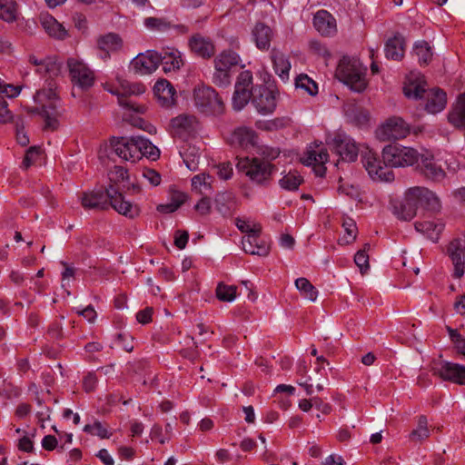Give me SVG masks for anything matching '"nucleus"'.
<instances>
[{
	"label": "nucleus",
	"instance_id": "1",
	"mask_svg": "<svg viewBox=\"0 0 465 465\" xmlns=\"http://www.w3.org/2000/svg\"><path fill=\"white\" fill-rule=\"evenodd\" d=\"M382 160L368 150L362 154V163L373 179L391 182L394 179L393 172L389 167H405L418 163L419 153L411 147L390 144L382 150Z\"/></svg>",
	"mask_w": 465,
	"mask_h": 465
},
{
	"label": "nucleus",
	"instance_id": "2",
	"mask_svg": "<svg viewBox=\"0 0 465 465\" xmlns=\"http://www.w3.org/2000/svg\"><path fill=\"white\" fill-rule=\"evenodd\" d=\"M426 83L420 76L409 78L403 87V93L408 98L426 99L425 109L430 114H437L442 111L447 104V94L440 88L427 90Z\"/></svg>",
	"mask_w": 465,
	"mask_h": 465
},
{
	"label": "nucleus",
	"instance_id": "3",
	"mask_svg": "<svg viewBox=\"0 0 465 465\" xmlns=\"http://www.w3.org/2000/svg\"><path fill=\"white\" fill-rule=\"evenodd\" d=\"M366 68L357 59L343 57L336 71L337 78L352 91L361 93L367 86Z\"/></svg>",
	"mask_w": 465,
	"mask_h": 465
},
{
	"label": "nucleus",
	"instance_id": "4",
	"mask_svg": "<svg viewBox=\"0 0 465 465\" xmlns=\"http://www.w3.org/2000/svg\"><path fill=\"white\" fill-rule=\"evenodd\" d=\"M237 168L245 173L250 180L256 184L266 186L272 180V175L275 172L276 167L269 161L264 159L242 158L237 163Z\"/></svg>",
	"mask_w": 465,
	"mask_h": 465
},
{
	"label": "nucleus",
	"instance_id": "5",
	"mask_svg": "<svg viewBox=\"0 0 465 465\" xmlns=\"http://www.w3.org/2000/svg\"><path fill=\"white\" fill-rule=\"evenodd\" d=\"M45 90L37 91L34 96L35 101L41 104V115L45 120V129L55 130L58 127L57 94L51 84Z\"/></svg>",
	"mask_w": 465,
	"mask_h": 465
},
{
	"label": "nucleus",
	"instance_id": "6",
	"mask_svg": "<svg viewBox=\"0 0 465 465\" xmlns=\"http://www.w3.org/2000/svg\"><path fill=\"white\" fill-rule=\"evenodd\" d=\"M194 104L202 113L220 115L224 112V104L218 93L210 86H198L193 91Z\"/></svg>",
	"mask_w": 465,
	"mask_h": 465
},
{
	"label": "nucleus",
	"instance_id": "7",
	"mask_svg": "<svg viewBox=\"0 0 465 465\" xmlns=\"http://www.w3.org/2000/svg\"><path fill=\"white\" fill-rule=\"evenodd\" d=\"M433 375L443 381L465 385V366L447 361H439L431 368Z\"/></svg>",
	"mask_w": 465,
	"mask_h": 465
},
{
	"label": "nucleus",
	"instance_id": "8",
	"mask_svg": "<svg viewBox=\"0 0 465 465\" xmlns=\"http://www.w3.org/2000/svg\"><path fill=\"white\" fill-rule=\"evenodd\" d=\"M252 74L250 71L242 72L235 83L232 96V107L236 111L242 110L252 99Z\"/></svg>",
	"mask_w": 465,
	"mask_h": 465
},
{
	"label": "nucleus",
	"instance_id": "9",
	"mask_svg": "<svg viewBox=\"0 0 465 465\" xmlns=\"http://www.w3.org/2000/svg\"><path fill=\"white\" fill-rule=\"evenodd\" d=\"M71 81L82 90H87L94 84V72L83 62L74 58L67 61Z\"/></svg>",
	"mask_w": 465,
	"mask_h": 465
},
{
	"label": "nucleus",
	"instance_id": "10",
	"mask_svg": "<svg viewBox=\"0 0 465 465\" xmlns=\"http://www.w3.org/2000/svg\"><path fill=\"white\" fill-rule=\"evenodd\" d=\"M409 132L408 124L402 118L394 116L376 130V137L381 141L398 140L405 138Z\"/></svg>",
	"mask_w": 465,
	"mask_h": 465
},
{
	"label": "nucleus",
	"instance_id": "11",
	"mask_svg": "<svg viewBox=\"0 0 465 465\" xmlns=\"http://www.w3.org/2000/svg\"><path fill=\"white\" fill-rule=\"evenodd\" d=\"M110 143L114 152L120 158L132 163L140 160V147H137L136 136L113 137Z\"/></svg>",
	"mask_w": 465,
	"mask_h": 465
},
{
	"label": "nucleus",
	"instance_id": "12",
	"mask_svg": "<svg viewBox=\"0 0 465 465\" xmlns=\"http://www.w3.org/2000/svg\"><path fill=\"white\" fill-rule=\"evenodd\" d=\"M417 171L425 179L434 183H440L446 177V172L441 163L433 155H421L417 164Z\"/></svg>",
	"mask_w": 465,
	"mask_h": 465
},
{
	"label": "nucleus",
	"instance_id": "13",
	"mask_svg": "<svg viewBox=\"0 0 465 465\" xmlns=\"http://www.w3.org/2000/svg\"><path fill=\"white\" fill-rule=\"evenodd\" d=\"M252 103L262 114H272L276 107L275 94L272 90L264 84L252 87Z\"/></svg>",
	"mask_w": 465,
	"mask_h": 465
},
{
	"label": "nucleus",
	"instance_id": "14",
	"mask_svg": "<svg viewBox=\"0 0 465 465\" xmlns=\"http://www.w3.org/2000/svg\"><path fill=\"white\" fill-rule=\"evenodd\" d=\"M107 194L109 196L108 205L110 204L120 214L131 219L139 215L138 206L125 201L123 194L114 185L107 188Z\"/></svg>",
	"mask_w": 465,
	"mask_h": 465
},
{
	"label": "nucleus",
	"instance_id": "15",
	"mask_svg": "<svg viewBox=\"0 0 465 465\" xmlns=\"http://www.w3.org/2000/svg\"><path fill=\"white\" fill-rule=\"evenodd\" d=\"M199 123L194 115L183 114L171 120L170 127L173 135L181 138L194 133Z\"/></svg>",
	"mask_w": 465,
	"mask_h": 465
},
{
	"label": "nucleus",
	"instance_id": "16",
	"mask_svg": "<svg viewBox=\"0 0 465 465\" xmlns=\"http://www.w3.org/2000/svg\"><path fill=\"white\" fill-rule=\"evenodd\" d=\"M335 151L347 162H354L359 153V147L355 141L343 134H338L333 138Z\"/></svg>",
	"mask_w": 465,
	"mask_h": 465
},
{
	"label": "nucleus",
	"instance_id": "17",
	"mask_svg": "<svg viewBox=\"0 0 465 465\" xmlns=\"http://www.w3.org/2000/svg\"><path fill=\"white\" fill-rule=\"evenodd\" d=\"M418 203L414 188L409 189L404 199L393 205L394 213L404 221L411 220L416 215Z\"/></svg>",
	"mask_w": 465,
	"mask_h": 465
},
{
	"label": "nucleus",
	"instance_id": "18",
	"mask_svg": "<svg viewBox=\"0 0 465 465\" xmlns=\"http://www.w3.org/2000/svg\"><path fill=\"white\" fill-rule=\"evenodd\" d=\"M131 64L139 74H152L159 66L158 52L148 50L145 54H139Z\"/></svg>",
	"mask_w": 465,
	"mask_h": 465
},
{
	"label": "nucleus",
	"instance_id": "19",
	"mask_svg": "<svg viewBox=\"0 0 465 465\" xmlns=\"http://www.w3.org/2000/svg\"><path fill=\"white\" fill-rule=\"evenodd\" d=\"M328 152L324 148L319 150L313 149L312 146L306 151L302 158V163L306 165H313L315 173L318 176L325 174L326 168L324 163L328 161Z\"/></svg>",
	"mask_w": 465,
	"mask_h": 465
},
{
	"label": "nucleus",
	"instance_id": "20",
	"mask_svg": "<svg viewBox=\"0 0 465 465\" xmlns=\"http://www.w3.org/2000/svg\"><path fill=\"white\" fill-rule=\"evenodd\" d=\"M313 25L323 36H332L337 32L336 19L326 10H320L314 15Z\"/></svg>",
	"mask_w": 465,
	"mask_h": 465
},
{
	"label": "nucleus",
	"instance_id": "21",
	"mask_svg": "<svg viewBox=\"0 0 465 465\" xmlns=\"http://www.w3.org/2000/svg\"><path fill=\"white\" fill-rule=\"evenodd\" d=\"M81 204L84 209L105 210L108 208L109 196L107 189L103 191H91L83 193L80 197Z\"/></svg>",
	"mask_w": 465,
	"mask_h": 465
},
{
	"label": "nucleus",
	"instance_id": "22",
	"mask_svg": "<svg viewBox=\"0 0 465 465\" xmlns=\"http://www.w3.org/2000/svg\"><path fill=\"white\" fill-rule=\"evenodd\" d=\"M159 64H162L165 73L178 71L183 64L181 53L174 48L166 47L158 53Z\"/></svg>",
	"mask_w": 465,
	"mask_h": 465
},
{
	"label": "nucleus",
	"instance_id": "23",
	"mask_svg": "<svg viewBox=\"0 0 465 465\" xmlns=\"http://www.w3.org/2000/svg\"><path fill=\"white\" fill-rule=\"evenodd\" d=\"M155 96L163 107L170 108L175 104V89L167 80L157 81L153 87Z\"/></svg>",
	"mask_w": 465,
	"mask_h": 465
},
{
	"label": "nucleus",
	"instance_id": "24",
	"mask_svg": "<svg viewBox=\"0 0 465 465\" xmlns=\"http://www.w3.org/2000/svg\"><path fill=\"white\" fill-rule=\"evenodd\" d=\"M448 121L455 128L465 130V92L452 104L448 114Z\"/></svg>",
	"mask_w": 465,
	"mask_h": 465
},
{
	"label": "nucleus",
	"instance_id": "25",
	"mask_svg": "<svg viewBox=\"0 0 465 465\" xmlns=\"http://www.w3.org/2000/svg\"><path fill=\"white\" fill-rule=\"evenodd\" d=\"M448 252L454 265V277L460 278L465 272V248L459 240L452 241L448 248Z\"/></svg>",
	"mask_w": 465,
	"mask_h": 465
},
{
	"label": "nucleus",
	"instance_id": "26",
	"mask_svg": "<svg viewBox=\"0 0 465 465\" xmlns=\"http://www.w3.org/2000/svg\"><path fill=\"white\" fill-rule=\"evenodd\" d=\"M417 196L418 206L420 205L431 212H439L441 208L440 198L426 187H413Z\"/></svg>",
	"mask_w": 465,
	"mask_h": 465
},
{
	"label": "nucleus",
	"instance_id": "27",
	"mask_svg": "<svg viewBox=\"0 0 465 465\" xmlns=\"http://www.w3.org/2000/svg\"><path fill=\"white\" fill-rule=\"evenodd\" d=\"M260 233L245 235L242 240V249L252 255L266 256L269 254L270 246L259 239Z\"/></svg>",
	"mask_w": 465,
	"mask_h": 465
},
{
	"label": "nucleus",
	"instance_id": "28",
	"mask_svg": "<svg viewBox=\"0 0 465 465\" xmlns=\"http://www.w3.org/2000/svg\"><path fill=\"white\" fill-rule=\"evenodd\" d=\"M257 135L248 127H239L233 131L230 137L231 144L242 148L252 147L256 144Z\"/></svg>",
	"mask_w": 465,
	"mask_h": 465
},
{
	"label": "nucleus",
	"instance_id": "29",
	"mask_svg": "<svg viewBox=\"0 0 465 465\" xmlns=\"http://www.w3.org/2000/svg\"><path fill=\"white\" fill-rule=\"evenodd\" d=\"M189 45L193 54L204 59L211 58L215 53L214 45L209 39L199 35H193L190 39Z\"/></svg>",
	"mask_w": 465,
	"mask_h": 465
},
{
	"label": "nucleus",
	"instance_id": "30",
	"mask_svg": "<svg viewBox=\"0 0 465 465\" xmlns=\"http://www.w3.org/2000/svg\"><path fill=\"white\" fill-rule=\"evenodd\" d=\"M123 39L115 33H108L97 38L98 48L109 56L110 53H115L123 48Z\"/></svg>",
	"mask_w": 465,
	"mask_h": 465
},
{
	"label": "nucleus",
	"instance_id": "31",
	"mask_svg": "<svg viewBox=\"0 0 465 465\" xmlns=\"http://www.w3.org/2000/svg\"><path fill=\"white\" fill-rule=\"evenodd\" d=\"M405 53V41L401 35H395L385 44L386 58L400 61L403 58Z\"/></svg>",
	"mask_w": 465,
	"mask_h": 465
},
{
	"label": "nucleus",
	"instance_id": "32",
	"mask_svg": "<svg viewBox=\"0 0 465 465\" xmlns=\"http://www.w3.org/2000/svg\"><path fill=\"white\" fill-rule=\"evenodd\" d=\"M271 59L273 64L275 73L283 80L289 78L291 63L286 55L279 49L273 48L271 53Z\"/></svg>",
	"mask_w": 465,
	"mask_h": 465
},
{
	"label": "nucleus",
	"instance_id": "33",
	"mask_svg": "<svg viewBox=\"0 0 465 465\" xmlns=\"http://www.w3.org/2000/svg\"><path fill=\"white\" fill-rule=\"evenodd\" d=\"M252 36L259 49L267 50L273 38V32L263 23H257L252 30Z\"/></svg>",
	"mask_w": 465,
	"mask_h": 465
},
{
	"label": "nucleus",
	"instance_id": "34",
	"mask_svg": "<svg viewBox=\"0 0 465 465\" xmlns=\"http://www.w3.org/2000/svg\"><path fill=\"white\" fill-rule=\"evenodd\" d=\"M239 55L232 51L225 50L220 53L213 60L214 67H218L231 74L232 68L240 63Z\"/></svg>",
	"mask_w": 465,
	"mask_h": 465
},
{
	"label": "nucleus",
	"instance_id": "35",
	"mask_svg": "<svg viewBox=\"0 0 465 465\" xmlns=\"http://www.w3.org/2000/svg\"><path fill=\"white\" fill-rule=\"evenodd\" d=\"M213 178L211 175L205 173H199L192 178V190L199 195H208L213 191Z\"/></svg>",
	"mask_w": 465,
	"mask_h": 465
},
{
	"label": "nucleus",
	"instance_id": "36",
	"mask_svg": "<svg viewBox=\"0 0 465 465\" xmlns=\"http://www.w3.org/2000/svg\"><path fill=\"white\" fill-rule=\"evenodd\" d=\"M444 228L443 223L433 221L416 222L415 229L425 234L432 242H437Z\"/></svg>",
	"mask_w": 465,
	"mask_h": 465
},
{
	"label": "nucleus",
	"instance_id": "37",
	"mask_svg": "<svg viewBox=\"0 0 465 465\" xmlns=\"http://www.w3.org/2000/svg\"><path fill=\"white\" fill-rule=\"evenodd\" d=\"M41 24L45 31L51 36L59 40L67 37L68 34L66 29L53 16H45L41 20Z\"/></svg>",
	"mask_w": 465,
	"mask_h": 465
},
{
	"label": "nucleus",
	"instance_id": "38",
	"mask_svg": "<svg viewBox=\"0 0 465 465\" xmlns=\"http://www.w3.org/2000/svg\"><path fill=\"white\" fill-rule=\"evenodd\" d=\"M344 112L347 118L359 126L366 124L369 121V113L355 104H346Z\"/></svg>",
	"mask_w": 465,
	"mask_h": 465
},
{
	"label": "nucleus",
	"instance_id": "39",
	"mask_svg": "<svg viewBox=\"0 0 465 465\" xmlns=\"http://www.w3.org/2000/svg\"><path fill=\"white\" fill-rule=\"evenodd\" d=\"M19 15V8L15 0H0V19L6 23H14Z\"/></svg>",
	"mask_w": 465,
	"mask_h": 465
},
{
	"label": "nucleus",
	"instance_id": "40",
	"mask_svg": "<svg viewBox=\"0 0 465 465\" xmlns=\"http://www.w3.org/2000/svg\"><path fill=\"white\" fill-rule=\"evenodd\" d=\"M62 64L54 57H48L39 63L36 68V72L49 78H54L61 74Z\"/></svg>",
	"mask_w": 465,
	"mask_h": 465
},
{
	"label": "nucleus",
	"instance_id": "41",
	"mask_svg": "<svg viewBox=\"0 0 465 465\" xmlns=\"http://www.w3.org/2000/svg\"><path fill=\"white\" fill-rule=\"evenodd\" d=\"M137 147H140V159L143 156L155 161L160 156V150L153 145L148 139L141 136H136Z\"/></svg>",
	"mask_w": 465,
	"mask_h": 465
},
{
	"label": "nucleus",
	"instance_id": "42",
	"mask_svg": "<svg viewBox=\"0 0 465 465\" xmlns=\"http://www.w3.org/2000/svg\"><path fill=\"white\" fill-rule=\"evenodd\" d=\"M410 440L413 442H421L430 437V429L426 416H420L417 428L410 433Z\"/></svg>",
	"mask_w": 465,
	"mask_h": 465
},
{
	"label": "nucleus",
	"instance_id": "43",
	"mask_svg": "<svg viewBox=\"0 0 465 465\" xmlns=\"http://www.w3.org/2000/svg\"><path fill=\"white\" fill-rule=\"evenodd\" d=\"M302 182L303 179L297 171H290L280 179L279 184L284 190L295 191Z\"/></svg>",
	"mask_w": 465,
	"mask_h": 465
},
{
	"label": "nucleus",
	"instance_id": "44",
	"mask_svg": "<svg viewBox=\"0 0 465 465\" xmlns=\"http://www.w3.org/2000/svg\"><path fill=\"white\" fill-rule=\"evenodd\" d=\"M413 53L418 57L420 64H428L433 55L431 47L426 41H419L414 45Z\"/></svg>",
	"mask_w": 465,
	"mask_h": 465
},
{
	"label": "nucleus",
	"instance_id": "45",
	"mask_svg": "<svg viewBox=\"0 0 465 465\" xmlns=\"http://www.w3.org/2000/svg\"><path fill=\"white\" fill-rule=\"evenodd\" d=\"M296 288L302 292L304 298L311 302L317 299L318 292L316 288L309 282L308 279L301 277L295 281Z\"/></svg>",
	"mask_w": 465,
	"mask_h": 465
},
{
	"label": "nucleus",
	"instance_id": "46",
	"mask_svg": "<svg viewBox=\"0 0 465 465\" xmlns=\"http://www.w3.org/2000/svg\"><path fill=\"white\" fill-rule=\"evenodd\" d=\"M237 287L219 282L216 287V297L225 302H231L236 298Z\"/></svg>",
	"mask_w": 465,
	"mask_h": 465
},
{
	"label": "nucleus",
	"instance_id": "47",
	"mask_svg": "<svg viewBox=\"0 0 465 465\" xmlns=\"http://www.w3.org/2000/svg\"><path fill=\"white\" fill-rule=\"evenodd\" d=\"M297 88L305 90L309 94L314 95L318 92L317 84L306 74L299 75L295 80Z\"/></svg>",
	"mask_w": 465,
	"mask_h": 465
},
{
	"label": "nucleus",
	"instance_id": "48",
	"mask_svg": "<svg viewBox=\"0 0 465 465\" xmlns=\"http://www.w3.org/2000/svg\"><path fill=\"white\" fill-rule=\"evenodd\" d=\"M121 91L123 98L127 99V95H139L143 94L145 87L143 84L139 83H129L127 81H124L121 83Z\"/></svg>",
	"mask_w": 465,
	"mask_h": 465
},
{
	"label": "nucleus",
	"instance_id": "49",
	"mask_svg": "<svg viewBox=\"0 0 465 465\" xmlns=\"http://www.w3.org/2000/svg\"><path fill=\"white\" fill-rule=\"evenodd\" d=\"M288 124V120L284 118H275L273 120L258 122L257 128L264 131H277L284 128Z\"/></svg>",
	"mask_w": 465,
	"mask_h": 465
},
{
	"label": "nucleus",
	"instance_id": "50",
	"mask_svg": "<svg viewBox=\"0 0 465 465\" xmlns=\"http://www.w3.org/2000/svg\"><path fill=\"white\" fill-rule=\"evenodd\" d=\"M84 430L92 435H96L101 439H108L111 436V433L108 432L107 429L100 421H94L93 424L85 425Z\"/></svg>",
	"mask_w": 465,
	"mask_h": 465
},
{
	"label": "nucleus",
	"instance_id": "51",
	"mask_svg": "<svg viewBox=\"0 0 465 465\" xmlns=\"http://www.w3.org/2000/svg\"><path fill=\"white\" fill-rule=\"evenodd\" d=\"M144 25L150 30L164 31L171 27L168 21L163 18L147 17L144 19Z\"/></svg>",
	"mask_w": 465,
	"mask_h": 465
},
{
	"label": "nucleus",
	"instance_id": "52",
	"mask_svg": "<svg viewBox=\"0 0 465 465\" xmlns=\"http://www.w3.org/2000/svg\"><path fill=\"white\" fill-rule=\"evenodd\" d=\"M370 249V244L366 243L363 250H360L354 256V262L360 268L361 272L364 273L369 269V256L366 250Z\"/></svg>",
	"mask_w": 465,
	"mask_h": 465
},
{
	"label": "nucleus",
	"instance_id": "53",
	"mask_svg": "<svg viewBox=\"0 0 465 465\" xmlns=\"http://www.w3.org/2000/svg\"><path fill=\"white\" fill-rule=\"evenodd\" d=\"M212 80L217 86L225 87L231 84V74L218 67H214Z\"/></svg>",
	"mask_w": 465,
	"mask_h": 465
},
{
	"label": "nucleus",
	"instance_id": "54",
	"mask_svg": "<svg viewBox=\"0 0 465 465\" xmlns=\"http://www.w3.org/2000/svg\"><path fill=\"white\" fill-rule=\"evenodd\" d=\"M235 225L242 232L247 234L260 233L262 227L258 223H251L249 221H245L241 218L235 219Z\"/></svg>",
	"mask_w": 465,
	"mask_h": 465
},
{
	"label": "nucleus",
	"instance_id": "55",
	"mask_svg": "<svg viewBox=\"0 0 465 465\" xmlns=\"http://www.w3.org/2000/svg\"><path fill=\"white\" fill-rule=\"evenodd\" d=\"M448 331L451 341L455 344L458 354L465 357V337L461 336L456 330L448 327Z\"/></svg>",
	"mask_w": 465,
	"mask_h": 465
},
{
	"label": "nucleus",
	"instance_id": "56",
	"mask_svg": "<svg viewBox=\"0 0 465 465\" xmlns=\"http://www.w3.org/2000/svg\"><path fill=\"white\" fill-rule=\"evenodd\" d=\"M40 155V149L36 146L30 147L25 155L24 161H23V166L27 169L30 167L33 163L36 162Z\"/></svg>",
	"mask_w": 465,
	"mask_h": 465
},
{
	"label": "nucleus",
	"instance_id": "57",
	"mask_svg": "<svg viewBox=\"0 0 465 465\" xmlns=\"http://www.w3.org/2000/svg\"><path fill=\"white\" fill-rule=\"evenodd\" d=\"M203 197L200 201L195 204L194 209L201 215H207L211 213V200L208 195H202Z\"/></svg>",
	"mask_w": 465,
	"mask_h": 465
},
{
	"label": "nucleus",
	"instance_id": "58",
	"mask_svg": "<svg viewBox=\"0 0 465 465\" xmlns=\"http://www.w3.org/2000/svg\"><path fill=\"white\" fill-rule=\"evenodd\" d=\"M310 50L317 55L322 56V57H329L330 52L328 51L327 47L322 45L320 41L317 40H312L309 43Z\"/></svg>",
	"mask_w": 465,
	"mask_h": 465
},
{
	"label": "nucleus",
	"instance_id": "59",
	"mask_svg": "<svg viewBox=\"0 0 465 465\" xmlns=\"http://www.w3.org/2000/svg\"><path fill=\"white\" fill-rule=\"evenodd\" d=\"M189 239V233L187 231H176L174 236V245L183 250L185 248Z\"/></svg>",
	"mask_w": 465,
	"mask_h": 465
},
{
	"label": "nucleus",
	"instance_id": "60",
	"mask_svg": "<svg viewBox=\"0 0 465 465\" xmlns=\"http://www.w3.org/2000/svg\"><path fill=\"white\" fill-rule=\"evenodd\" d=\"M143 176L153 186H157L161 183L160 173L153 169H144L143 171Z\"/></svg>",
	"mask_w": 465,
	"mask_h": 465
},
{
	"label": "nucleus",
	"instance_id": "61",
	"mask_svg": "<svg viewBox=\"0 0 465 465\" xmlns=\"http://www.w3.org/2000/svg\"><path fill=\"white\" fill-rule=\"evenodd\" d=\"M13 116L11 112L7 109L6 101L0 97V123L5 124L12 121Z\"/></svg>",
	"mask_w": 465,
	"mask_h": 465
},
{
	"label": "nucleus",
	"instance_id": "62",
	"mask_svg": "<svg viewBox=\"0 0 465 465\" xmlns=\"http://www.w3.org/2000/svg\"><path fill=\"white\" fill-rule=\"evenodd\" d=\"M97 383V377L94 373H88L83 381V387L86 392H91L94 390Z\"/></svg>",
	"mask_w": 465,
	"mask_h": 465
},
{
	"label": "nucleus",
	"instance_id": "63",
	"mask_svg": "<svg viewBox=\"0 0 465 465\" xmlns=\"http://www.w3.org/2000/svg\"><path fill=\"white\" fill-rule=\"evenodd\" d=\"M47 333L51 338L60 339L63 337V327L62 324L58 322H54L48 327Z\"/></svg>",
	"mask_w": 465,
	"mask_h": 465
},
{
	"label": "nucleus",
	"instance_id": "64",
	"mask_svg": "<svg viewBox=\"0 0 465 465\" xmlns=\"http://www.w3.org/2000/svg\"><path fill=\"white\" fill-rule=\"evenodd\" d=\"M218 175L221 179L227 180L231 178L232 174V167L229 163H223L217 166Z\"/></svg>",
	"mask_w": 465,
	"mask_h": 465
}]
</instances>
